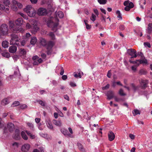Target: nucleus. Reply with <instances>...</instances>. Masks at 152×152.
Instances as JSON below:
<instances>
[{"mask_svg": "<svg viewBox=\"0 0 152 152\" xmlns=\"http://www.w3.org/2000/svg\"><path fill=\"white\" fill-rule=\"evenodd\" d=\"M40 43L43 46H45L46 44V41L45 39L43 38H41L40 39Z\"/></svg>", "mask_w": 152, "mask_h": 152, "instance_id": "22", "label": "nucleus"}, {"mask_svg": "<svg viewBox=\"0 0 152 152\" xmlns=\"http://www.w3.org/2000/svg\"><path fill=\"white\" fill-rule=\"evenodd\" d=\"M119 94L122 96H124L126 95V94L124 93L123 90L122 89H121L119 91Z\"/></svg>", "mask_w": 152, "mask_h": 152, "instance_id": "42", "label": "nucleus"}, {"mask_svg": "<svg viewBox=\"0 0 152 152\" xmlns=\"http://www.w3.org/2000/svg\"><path fill=\"white\" fill-rule=\"evenodd\" d=\"M24 11L27 13L28 16L31 17H33L36 14V11L31 5L27 6L24 9Z\"/></svg>", "mask_w": 152, "mask_h": 152, "instance_id": "1", "label": "nucleus"}, {"mask_svg": "<svg viewBox=\"0 0 152 152\" xmlns=\"http://www.w3.org/2000/svg\"><path fill=\"white\" fill-rule=\"evenodd\" d=\"M20 54L21 55H24L26 54V50L23 48H20L19 49Z\"/></svg>", "mask_w": 152, "mask_h": 152, "instance_id": "21", "label": "nucleus"}, {"mask_svg": "<svg viewBox=\"0 0 152 152\" xmlns=\"http://www.w3.org/2000/svg\"><path fill=\"white\" fill-rule=\"evenodd\" d=\"M148 33L152 35V24L149 23L148 26Z\"/></svg>", "mask_w": 152, "mask_h": 152, "instance_id": "18", "label": "nucleus"}, {"mask_svg": "<svg viewBox=\"0 0 152 152\" xmlns=\"http://www.w3.org/2000/svg\"><path fill=\"white\" fill-rule=\"evenodd\" d=\"M49 36L51 37L52 39L54 40L55 39V36L53 32H50L49 33Z\"/></svg>", "mask_w": 152, "mask_h": 152, "instance_id": "44", "label": "nucleus"}, {"mask_svg": "<svg viewBox=\"0 0 152 152\" xmlns=\"http://www.w3.org/2000/svg\"><path fill=\"white\" fill-rule=\"evenodd\" d=\"M129 61L131 63L136 64L137 66H138L140 64L142 63V58H140V59L137 60L135 61H132L131 59H130Z\"/></svg>", "mask_w": 152, "mask_h": 152, "instance_id": "11", "label": "nucleus"}, {"mask_svg": "<svg viewBox=\"0 0 152 152\" xmlns=\"http://www.w3.org/2000/svg\"><path fill=\"white\" fill-rule=\"evenodd\" d=\"M37 13L39 16L44 15L47 14V11L44 8H40L38 10Z\"/></svg>", "mask_w": 152, "mask_h": 152, "instance_id": "7", "label": "nucleus"}, {"mask_svg": "<svg viewBox=\"0 0 152 152\" xmlns=\"http://www.w3.org/2000/svg\"><path fill=\"white\" fill-rule=\"evenodd\" d=\"M38 102H39V103L42 106H45V103L43 102L42 100H37V101Z\"/></svg>", "mask_w": 152, "mask_h": 152, "instance_id": "38", "label": "nucleus"}, {"mask_svg": "<svg viewBox=\"0 0 152 152\" xmlns=\"http://www.w3.org/2000/svg\"><path fill=\"white\" fill-rule=\"evenodd\" d=\"M8 42L7 41H4L2 42V46L4 48H6L8 46Z\"/></svg>", "mask_w": 152, "mask_h": 152, "instance_id": "23", "label": "nucleus"}, {"mask_svg": "<svg viewBox=\"0 0 152 152\" xmlns=\"http://www.w3.org/2000/svg\"><path fill=\"white\" fill-rule=\"evenodd\" d=\"M116 14L118 15V18H119L121 20H122V18L121 16V13L120 12L119 10H117L116 12Z\"/></svg>", "mask_w": 152, "mask_h": 152, "instance_id": "31", "label": "nucleus"}, {"mask_svg": "<svg viewBox=\"0 0 152 152\" xmlns=\"http://www.w3.org/2000/svg\"><path fill=\"white\" fill-rule=\"evenodd\" d=\"M8 26L6 24H2L0 27V31L2 35H4L8 34Z\"/></svg>", "mask_w": 152, "mask_h": 152, "instance_id": "4", "label": "nucleus"}, {"mask_svg": "<svg viewBox=\"0 0 152 152\" xmlns=\"http://www.w3.org/2000/svg\"><path fill=\"white\" fill-rule=\"evenodd\" d=\"M1 9V10H4V11L7 12L9 10V8H7L5 9L4 5L0 4V10Z\"/></svg>", "mask_w": 152, "mask_h": 152, "instance_id": "30", "label": "nucleus"}, {"mask_svg": "<svg viewBox=\"0 0 152 152\" xmlns=\"http://www.w3.org/2000/svg\"><path fill=\"white\" fill-rule=\"evenodd\" d=\"M9 28L11 30L15 27L14 22L10 20L9 21Z\"/></svg>", "mask_w": 152, "mask_h": 152, "instance_id": "24", "label": "nucleus"}, {"mask_svg": "<svg viewBox=\"0 0 152 152\" xmlns=\"http://www.w3.org/2000/svg\"><path fill=\"white\" fill-rule=\"evenodd\" d=\"M27 124L28 126L30 128V129L33 130L34 126L32 123L28 122L27 123Z\"/></svg>", "mask_w": 152, "mask_h": 152, "instance_id": "39", "label": "nucleus"}, {"mask_svg": "<svg viewBox=\"0 0 152 152\" xmlns=\"http://www.w3.org/2000/svg\"><path fill=\"white\" fill-rule=\"evenodd\" d=\"M96 19V16L93 14H92V15L90 18L91 20L93 21H94Z\"/></svg>", "mask_w": 152, "mask_h": 152, "instance_id": "41", "label": "nucleus"}, {"mask_svg": "<svg viewBox=\"0 0 152 152\" xmlns=\"http://www.w3.org/2000/svg\"><path fill=\"white\" fill-rule=\"evenodd\" d=\"M64 70L63 67H61V71L60 73V74L61 75H63L64 74Z\"/></svg>", "mask_w": 152, "mask_h": 152, "instance_id": "59", "label": "nucleus"}, {"mask_svg": "<svg viewBox=\"0 0 152 152\" xmlns=\"http://www.w3.org/2000/svg\"><path fill=\"white\" fill-rule=\"evenodd\" d=\"M57 15L60 18H62L64 17V14L61 11H59L57 12Z\"/></svg>", "mask_w": 152, "mask_h": 152, "instance_id": "33", "label": "nucleus"}, {"mask_svg": "<svg viewBox=\"0 0 152 152\" xmlns=\"http://www.w3.org/2000/svg\"><path fill=\"white\" fill-rule=\"evenodd\" d=\"M79 149L82 151H83L84 149L83 145L80 143H78L77 144Z\"/></svg>", "mask_w": 152, "mask_h": 152, "instance_id": "37", "label": "nucleus"}, {"mask_svg": "<svg viewBox=\"0 0 152 152\" xmlns=\"http://www.w3.org/2000/svg\"><path fill=\"white\" fill-rule=\"evenodd\" d=\"M64 97L65 99L67 100V101H69V98L67 95H64Z\"/></svg>", "mask_w": 152, "mask_h": 152, "instance_id": "58", "label": "nucleus"}, {"mask_svg": "<svg viewBox=\"0 0 152 152\" xmlns=\"http://www.w3.org/2000/svg\"><path fill=\"white\" fill-rule=\"evenodd\" d=\"M131 69L132 70L135 72L136 70L137 66H132L131 67Z\"/></svg>", "mask_w": 152, "mask_h": 152, "instance_id": "56", "label": "nucleus"}, {"mask_svg": "<svg viewBox=\"0 0 152 152\" xmlns=\"http://www.w3.org/2000/svg\"><path fill=\"white\" fill-rule=\"evenodd\" d=\"M14 126L12 123H8L6 126H5L4 129V132H7L8 130L10 132H12L14 129Z\"/></svg>", "mask_w": 152, "mask_h": 152, "instance_id": "5", "label": "nucleus"}, {"mask_svg": "<svg viewBox=\"0 0 152 152\" xmlns=\"http://www.w3.org/2000/svg\"><path fill=\"white\" fill-rule=\"evenodd\" d=\"M53 123L56 126L58 127H61L62 125V123L61 120H56L54 119L53 120Z\"/></svg>", "mask_w": 152, "mask_h": 152, "instance_id": "14", "label": "nucleus"}, {"mask_svg": "<svg viewBox=\"0 0 152 152\" xmlns=\"http://www.w3.org/2000/svg\"><path fill=\"white\" fill-rule=\"evenodd\" d=\"M20 104V102L18 101H15L12 104V107H15L19 105Z\"/></svg>", "mask_w": 152, "mask_h": 152, "instance_id": "43", "label": "nucleus"}, {"mask_svg": "<svg viewBox=\"0 0 152 152\" xmlns=\"http://www.w3.org/2000/svg\"><path fill=\"white\" fill-rule=\"evenodd\" d=\"M111 73L110 72V71H109L108 72H107V77L109 78H110L111 77Z\"/></svg>", "mask_w": 152, "mask_h": 152, "instance_id": "61", "label": "nucleus"}, {"mask_svg": "<svg viewBox=\"0 0 152 152\" xmlns=\"http://www.w3.org/2000/svg\"><path fill=\"white\" fill-rule=\"evenodd\" d=\"M114 98L115 101L117 102H118L119 101H120L122 100V99L119 98H118L116 96H114Z\"/></svg>", "mask_w": 152, "mask_h": 152, "instance_id": "55", "label": "nucleus"}, {"mask_svg": "<svg viewBox=\"0 0 152 152\" xmlns=\"http://www.w3.org/2000/svg\"><path fill=\"white\" fill-rule=\"evenodd\" d=\"M13 137L16 140H18L20 138V131L18 129H16L15 130Z\"/></svg>", "mask_w": 152, "mask_h": 152, "instance_id": "9", "label": "nucleus"}, {"mask_svg": "<svg viewBox=\"0 0 152 152\" xmlns=\"http://www.w3.org/2000/svg\"><path fill=\"white\" fill-rule=\"evenodd\" d=\"M31 36V35L29 33H27L26 34V36H25V37L26 38H30Z\"/></svg>", "mask_w": 152, "mask_h": 152, "instance_id": "54", "label": "nucleus"}, {"mask_svg": "<svg viewBox=\"0 0 152 152\" xmlns=\"http://www.w3.org/2000/svg\"><path fill=\"white\" fill-rule=\"evenodd\" d=\"M127 52L128 54L131 56L130 58H136L137 57L136 50L133 49L131 48L127 50Z\"/></svg>", "mask_w": 152, "mask_h": 152, "instance_id": "6", "label": "nucleus"}, {"mask_svg": "<svg viewBox=\"0 0 152 152\" xmlns=\"http://www.w3.org/2000/svg\"><path fill=\"white\" fill-rule=\"evenodd\" d=\"M17 5L12 6V8L13 10L15 11H16L17 10Z\"/></svg>", "mask_w": 152, "mask_h": 152, "instance_id": "57", "label": "nucleus"}, {"mask_svg": "<svg viewBox=\"0 0 152 152\" xmlns=\"http://www.w3.org/2000/svg\"><path fill=\"white\" fill-rule=\"evenodd\" d=\"M84 22H85V24L86 25V27L87 29H90L91 28V25H89L87 23V21L86 20H84Z\"/></svg>", "mask_w": 152, "mask_h": 152, "instance_id": "36", "label": "nucleus"}, {"mask_svg": "<svg viewBox=\"0 0 152 152\" xmlns=\"http://www.w3.org/2000/svg\"><path fill=\"white\" fill-rule=\"evenodd\" d=\"M132 112L134 116H135L138 114H140V111L137 109L134 110Z\"/></svg>", "mask_w": 152, "mask_h": 152, "instance_id": "35", "label": "nucleus"}, {"mask_svg": "<svg viewBox=\"0 0 152 152\" xmlns=\"http://www.w3.org/2000/svg\"><path fill=\"white\" fill-rule=\"evenodd\" d=\"M21 135L23 138L24 140H28V137L24 132L22 131L21 132Z\"/></svg>", "mask_w": 152, "mask_h": 152, "instance_id": "26", "label": "nucleus"}, {"mask_svg": "<svg viewBox=\"0 0 152 152\" xmlns=\"http://www.w3.org/2000/svg\"><path fill=\"white\" fill-rule=\"evenodd\" d=\"M137 56H141V58H142V52H138L137 53Z\"/></svg>", "mask_w": 152, "mask_h": 152, "instance_id": "51", "label": "nucleus"}, {"mask_svg": "<svg viewBox=\"0 0 152 152\" xmlns=\"http://www.w3.org/2000/svg\"><path fill=\"white\" fill-rule=\"evenodd\" d=\"M108 139L110 141H112L115 138V135L113 132L110 131L108 134Z\"/></svg>", "mask_w": 152, "mask_h": 152, "instance_id": "13", "label": "nucleus"}, {"mask_svg": "<svg viewBox=\"0 0 152 152\" xmlns=\"http://www.w3.org/2000/svg\"><path fill=\"white\" fill-rule=\"evenodd\" d=\"M131 8L128 6H126L124 8V10L126 11H129Z\"/></svg>", "mask_w": 152, "mask_h": 152, "instance_id": "62", "label": "nucleus"}, {"mask_svg": "<svg viewBox=\"0 0 152 152\" xmlns=\"http://www.w3.org/2000/svg\"><path fill=\"white\" fill-rule=\"evenodd\" d=\"M148 81L147 80H143V89L148 86Z\"/></svg>", "mask_w": 152, "mask_h": 152, "instance_id": "28", "label": "nucleus"}, {"mask_svg": "<svg viewBox=\"0 0 152 152\" xmlns=\"http://www.w3.org/2000/svg\"><path fill=\"white\" fill-rule=\"evenodd\" d=\"M144 64L145 65H147L149 64L147 60L143 56V64Z\"/></svg>", "mask_w": 152, "mask_h": 152, "instance_id": "46", "label": "nucleus"}, {"mask_svg": "<svg viewBox=\"0 0 152 152\" xmlns=\"http://www.w3.org/2000/svg\"><path fill=\"white\" fill-rule=\"evenodd\" d=\"M46 123L47 126L49 129H53V126L52 125L51 122L50 121H47L46 122Z\"/></svg>", "mask_w": 152, "mask_h": 152, "instance_id": "19", "label": "nucleus"}, {"mask_svg": "<svg viewBox=\"0 0 152 152\" xmlns=\"http://www.w3.org/2000/svg\"><path fill=\"white\" fill-rule=\"evenodd\" d=\"M31 24L32 25L31 33L35 34L39 30V28L37 26V22L35 20H30Z\"/></svg>", "mask_w": 152, "mask_h": 152, "instance_id": "3", "label": "nucleus"}, {"mask_svg": "<svg viewBox=\"0 0 152 152\" xmlns=\"http://www.w3.org/2000/svg\"><path fill=\"white\" fill-rule=\"evenodd\" d=\"M110 86V85L109 84H107L105 86H104V87H102V89L103 90H107V89H108L109 88Z\"/></svg>", "mask_w": 152, "mask_h": 152, "instance_id": "45", "label": "nucleus"}, {"mask_svg": "<svg viewBox=\"0 0 152 152\" xmlns=\"http://www.w3.org/2000/svg\"><path fill=\"white\" fill-rule=\"evenodd\" d=\"M15 23L17 25H21L23 23V19L21 18H18L16 20Z\"/></svg>", "mask_w": 152, "mask_h": 152, "instance_id": "17", "label": "nucleus"}, {"mask_svg": "<svg viewBox=\"0 0 152 152\" xmlns=\"http://www.w3.org/2000/svg\"><path fill=\"white\" fill-rule=\"evenodd\" d=\"M129 137L132 140L134 139L135 138L134 135V134H129Z\"/></svg>", "mask_w": 152, "mask_h": 152, "instance_id": "53", "label": "nucleus"}, {"mask_svg": "<svg viewBox=\"0 0 152 152\" xmlns=\"http://www.w3.org/2000/svg\"><path fill=\"white\" fill-rule=\"evenodd\" d=\"M61 132L65 136H68L70 137H71V134H70L68 131L66 129H61Z\"/></svg>", "mask_w": 152, "mask_h": 152, "instance_id": "16", "label": "nucleus"}, {"mask_svg": "<svg viewBox=\"0 0 152 152\" xmlns=\"http://www.w3.org/2000/svg\"><path fill=\"white\" fill-rule=\"evenodd\" d=\"M144 45L145 47H148L150 48L151 47L150 43L148 42H144Z\"/></svg>", "mask_w": 152, "mask_h": 152, "instance_id": "40", "label": "nucleus"}, {"mask_svg": "<svg viewBox=\"0 0 152 152\" xmlns=\"http://www.w3.org/2000/svg\"><path fill=\"white\" fill-rule=\"evenodd\" d=\"M94 13L96 14L98 16L99 15V12L98 10L96 9H94Z\"/></svg>", "mask_w": 152, "mask_h": 152, "instance_id": "64", "label": "nucleus"}, {"mask_svg": "<svg viewBox=\"0 0 152 152\" xmlns=\"http://www.w3.org/2000/svg\"><path fill=\"white\" fill-rule=\"evenodd\" d=\"M3 3L5 5L6 7H7V8H9V6L10 4V2L9 0H6L4 1L3 2ZM5 9L6 8V7H5ZM6 8H7V7H6Z\"/></svg>", "mask_w": 152, "mask_h": 152, "instance_id": "29", "label": "nucleus"}, {"mask_svg": "<svg viewBox=\"0 0 152 152\" xmlns=\"http://www.w3.org/2000/svg\"><path fill=\"white\" fill-rule=\"evenodd\" d=\"M70 85L72 87H75L76 86V84L75 83L73 82H70Z\"/></svg>", "mask_w": 152, "mask_h": 152, "instance_id": "63", "label": "nucleus"}, {"mask_svg": "<svg viewBox=\"0 0 152 152\" xmlns=\"http://www.w3.org/2000/svg\"><path fill=\"white\" fill-rule=\"evenodd\" d=\"M9 103V101L6 98L3 99L1 101V104L2 105H6Z\"/></svg>", "mask_w": 152, "mask_h": 152, "instance_id": "20", "label": "nucleus"}, {"mask_svg": "<svg viewBox=\"0 0 152 152\" xmlns=\"http://www.w3.org/2000/svg\"><path fill=\"white\" fill-rule=\"evenodd\" d=\"M98 2L100 4H105L107 2V0H97Z\"/></svg>", "mask_w": 152, "mask_h": 152, "instance_id": "32", "label": "nucleus"}, {"mask_svg": "<svg viewBox=\"0 0 152 152\" xmlns=\"http://www.w3.org/2000/svg\"><path fill=\"white\" fill-rule=\"evenodd\" d=\"M37 39L35 37H33L32 38L30 41L31 43V45H34L37 42Z\"/></svg>", "mask_w": 152, "mask_h": 152, "instance_id": "27", "label": "nucleus"}, {"mask_svg": "<svg viewBox=\"0 0 152 152\" xmlns=\"http://www.w3.org/2000/svg\"><path fill=\"white\" fill-rule=\"evenodd\" d=\"M17 50V47L14 45H12L9 48V52L12 53H14L16 52Z\"/></svg>", "mask_w": 152, "mask_h": 152, "instance_id": "15", "label": "nucleus"}, {"mask_svg": "<svg viewBox=\"0 0 152 152\" xmlns=\"http://www.w3.org/2000/svg\"><path fill=\"white\" fill-rule=\"evenodd\" d=\"M2 55L3 56L8 58L10 56V54L8 52H4L2 53Z\"/></svg>", "mask_w": 152, "mask_h": 152, "instance_id": "34", "label": "nucleus"}, {"mask_svg": "<svg viewBox=\"0 0 152 152\" xmlns=\"http://www.w3.org/2000/svg\"><path fill=\"white\" fill-rule=\"evenodd\" d=\"M128 4H129V5L128 6L129 7H130V8L131 9L133 8L134 7V4L132 2H130V3H129Z\"/></svg>", "mask_w": 152, "mask_h": 152, "instance_id": "48", "label": "nucleus"}, {"mask_svg": "<svg viewBox=\"0 0 152 152\" xmlns=\"http://www.w3.org/2000/svg\"><path fill=\"white\" fill-rule=\"evenodd\" d=\"M26 132L27 134L30 137V138L31 139H34L35 138V135L31 134L30 132L26 131Z\"/></svg>", "mask_w": 152, "mask_h": 152, "instance_id": "25", "label": "nucleus"}, {"mask_svg": "<svg viewBox=\"0 0 152 152\" xmlns=\"http://www.w3.org/2000/svg\"><path fill=\"white\" fill-rule=\"evenodd\" d=\"M119 28L121 30H123L125 29V26L123 25H121L119 26Z\"/></svg>", "mask_w": 152, "mask_h": 152, "instance_id": "52", "label": "nucleus"}, {"mask_svg": "<svg viewBox=\"0 0 152 152\" xmlns=\"http://www.w3.org/2000/svg\"><path fill=\"white\" fill-rule=\"evenodd\" d=\"M10 37H11V39L10 41V45H19V42L20 39L18 35L13 34L10 35Z\"/></svg>", "mask_w": 152, "mask_h": 152, "instance_id": "2", "label": "nucleus"}, {"mask_svg": "<svg viewBox=\"0 0 152 152\" xmlns=\"http://www.w3.org/2000/svg\"><path fill=\"white\" fill-rule=\"evenodd\" d=\"M54 45V43L52 41H50L48 43V45L50 48H52Z\"/></svg>", "mask_w": 152, "mask_h": 152, "instance_id": "47", "label": "nucleus"}, {"mask_svg": "<svg viewBox=\"0 0 152 152\" xmlns=\"http://www.w3.org/2000/svg\"><path fill=\"white\" fill-rule=\"evenodd\" d=\"M106 96H107V99H110L114 97V93L111 91L107 92L106 94Z\"/></svg>", "mask_w": 152, "mask_h": 152, "instance_id": "12", "label": "nucleus"}, {"mask_svg": "<svg viewBox=\"0 0 152 152\" xmlns=\"http://www.w3.org/2000/svg\"><path fill=\"white\" fill-rule=\"evenodd\" d=\"M26 27L28 29H31L32 28V25H30L29 23H27L26 24Z\"/></svg>", "mask_w": 152, "mask_h": 152, "instance_id": "50", "label": "nucleus"}, {"mask_svg": "<svg viewBox=\"0 0 152 152\" xmlns=\"http://www.w3.org/2000/svg\"><path fill=\"white\" fill-rule=\"evenodd\" d=\"M11 31L15 33H18L20 32L22 33L24 32V29L21 28L14 27Z\"/></svg>", "mask_w": 152, "mask_h": 152, "instance_id": "10", "label": "nucleus"}, {"mask_svg": "<svg viewBox=\"0 0 152 152\" xmlns=\"http://www.w3.org/2000/svg\"><path fill=\"white\" fill-rule=\"evenodd\" d=\"M39 58V57L37 56H33L32 58V59L33 60H36V59Z\"/></svg>", "mask_w": 152, "mask_h": 152, "instance_id": "60", "label": "nucleus"}, {"mask_svg": "<svg viewBox=\"0 0 152 152\" xmlns=\"http://www.w3.org/2000/svg\"><path fill=\"white\" fill-rule=\"evenodd\" d=\"M27 107V105L25 104H23L20 106V108L22 109H25Z\"/></svg>", "mask_w": 152, "mask_h": 152, "instance_id": "49", "label": "nucleus"}, {"mask_svg": "<svg viewBox=\"0 0 152 152\" xmlns=\"http://www.w3.org/2000/svg\"><path fill=\"white\" fill-rule=\"evenodd\" d=\"M30 148V145L28 143H26L22 145L21 150L23 152H27Z\"/></svg>", "mask_w": 152, "mask_h": 152, "instance_id": "8", "label": "nucleus"}]
</instances>
